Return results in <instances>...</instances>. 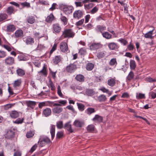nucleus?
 <instances>
[{"label": "nucleus", "instance_id": "nucleus-1", "mask_svg": "<svg viewBox=\"0 0 156 156\" xmlns=\"http://www.w3.org/2000/svg\"><path fill=\"white\" fill-rule=\"evenodd\" d=\"M16 131V129L13 127H11L8 129H7L6 133L5 134V138L9 139L14 138L15 137Z\"/></svg>", "mask_w": 156, "mask_h": 156}, {"label": "nucleus", "instance_id": "nucleus-2", "mask_svg": "<svg viewBox=\"0 0 156 156\" xmlns=\"http://www.w3.org/2000/svg\"><path fill=\"white\" fill-rule=\"evenodd\" d=\"M75 35V33L73 30L71 29H66L62 32V36L64 38H73Z\"/></svg>", "mask_w": 156, "mask_h": 156}, {"label": "nucleus", "instance_id": "nucleus-3", "mask_svg": "<svg viewBox=\"0 0 156 156\" xmlns=\"http://www.w3.org/2000/svg\"><path fill=\"white\" fill-rule=\"evenodd\" d=\"M84 13V11L82 10H76L74 11L73 13V18L79 20L83 16Z\"/></svg>", "mask_w": 156, "mask_h": 156}, {"label": "nucleus", "instance_id": "nucleus-4", "mask_svg": "<svg viewBox=\"0 0 156 156\" xmlns=\"http://www.w3.org/2000/svg\"><path fill=\"white\" fill-rule=\"evenodd\" d=\"M89 2H98V0H83L82 2H75V4L76 7H81L83 6V3H86Z\"/></svg>", "mask_w": 156, "mask_h": 156}, {"label": "nucleus", "instance_id": "nucleus-5", "mask_svg": "<svg viewBox=\"0 0 156 156\" xmlns=\"http://www.w3.org/2000/svg\"><path fill=\"white\" fill-rule=\"evenodd\" d=\"M52 27V30L54 33L59 34L61 31L62 28L59 24L54 23L53 24Z\"/></svg>", "mask_w": 156, "mask_h": 156}, {"label": "nucleus", "instance_id": "nucleus-6", "mask_svg": "<svg viewBox=\"0 0 156 156\" xmlns=\"http://www.w3.org/2000/svg\"><path fill=\"white\" fill-rule=\"evenodd\" d=\"M63 11L66 14H70L73 12L74 8L71 5H65L63 8Z\"/></svg>", "mask_w": 156, "mask_h": 156}, {"label": "nucleus", "instance_id": "nucleus-7", "mask_svg": "<svg viewBox=\"0 0 156 156\" xmlns=\"http://www.w3.org/2000/svg\"><path fill=\"white\" fill-rule=\"evenodd\" d=\"M102 46V45L100 43H94L90 45L89 48L91 50L94 51L101 48Z\"/></svg>", "mask_w": 156, "mask_h": 156}, {"label": "nucleus", "instance_id": "nucleus-8", "mask_svg": "<svg viewBox=\"0 0 156 156\" xmlns=\"http://www.w3.org/2000/svg\"><path fill=\"white\" fill-rule=\"evenodd\" d=\"M77 68L76 65L74 63L70 64L66 68L67 72L72 73Z\"/></svg>", "mask_w": 156, "mask_h": 156}, {"label": "nucleus", "instance_id": "nucleus-9", "mask_svg": "<svg viewBox=\"0 0 156 156\" xmlns=\"http://www.w3.org/2000/svg\"><path fill=\"white\" fill-rule=\"evenodd\" d=\"M5 62L6 65L11 66L15 63V59L12 57L8 56L5 59Z\"/></svg>", "mask_w": 156, "mask_h": 156}, {"label": "nucleus", "instance_id": "nucleus-10", "mask_svg": "<svg viewBox=\"0 0 156 156\" xmlns=\"http://www.w3.org/2000/svg\"><path fill=\"white\" fill-rule=\"evenodd\" d=\"M60 48L61 51L63 52H66L68 50V47L67 43L65 42L61 43Z\"/></svg>", "mask_w": 156, "mask_h": 156}, {"label": "nucleus", "instance_id": "nucleus-11", "mask_svg": "<svg viewBox=\"0 0 156 156\" xmlns=\"http://www.w3.org/2000/svg\"><path fill=\"white\" fill-rule=\"evenodd\" d=\"M84 124V122L83 121H81L78 119L75 120L73 122V125L76 127L81 128Z\"/></svg>", "mask_w": 156, "mask_h": 156}, {"label": "nucleus", "instance_id": "nucleus-12", "mask_svg": "<svg viewBox=\"0 0 156 156\" xmlns=\"http://www.w3.org/2000/svg\"><path fill=\"white\" fill-rule=\"evenodd\" d=\"M24 41L26 44L27 45H31L34 42V38L30 36L26 37Z\"/></svg>", "mask_w": 156, "mask_h": 156}, {"label": "nucleus", "instance_id": "nucleus-13", "mask_svg": "<svg viewBox=\"0 0 156 156\" xmlns=\"http://www.w3.org/2000/svg\"><path fill=\"white\" fill-rule=\"evenodd\" d=\"M108 46L109 49L111 50L117 49L119 47L117 44L113 42L108 43Z\"/></svg>", "mask_w": 156, "mask_h": 156}, {"label": "nucleus", "instance_id": "nucleus-14", "mask_svg": "<svg viewBox=\"0 0 156 156\" xmlns=\"http://www.w3.org/2000/svg\"><path fill=\"white\" fill-rule=\"evenodd\" d=\"M70 122H68L66 123L64 126V128L67 129V130L70 133H73L74 132V131L72 129L71 125L70 124Z\"/></svg>", "mask_w": 156, "mask_h": 156}, {"label": "nucleus", "instance_id": "nucleus-15", "mask_svg": "<svg viewBox=\"0 0 156 156\" xmlns=\"http://www.w3.org/2000/svg\"><path fill=\"white\" fill-rule=\"evenodd\" d=\"M6 12L9 15L14 14L15 12L14 8L12 6H9L6 9Z\"/></svg>", "mask_w": 156, "mask_h": 156}, {"label": "nucleus", "instance_id": "nucleus-16", "mask_svg": "<svg viewBox=\"0 0 156 156\" xmlns=\"http://www.w3.org/2000/svg\"><path fill=\"white\" fill-rule=\"evenodd\" d=\"M16 29L15 26L12 24L8 25L6 27V30L8 32H13Z\"/></svg>", "mask_w": 156, "mask_h": 156}, {"label": "nucleus", "instance_id": "nucleus-17", "mask_svg": "<svg viewBox=\"0 0 156 156\" xmlns=\"http://www.w3.org/2000/svg\"><path fill=\"white\" fill-rule=\"evenodd\" d=\"M17 75L20 76H23L25 74V72L23 69L18 68L16 70Z\"/></svg>", "mask_w": 156, "mask_h": 156}, {"label": "nucleus", "instance_id": "nucleus-18", "mask_svg": "<svg viewBox=\"0 0 156 156\" xmlns=\"http://www.w3.org/2000/svg\"><path fill=\"white\" fill-rule=\"evenodd\" d=\"M10 115L12 118L16 119L19 117V113L17 111L13 110L11 112Z\"/></svg>", "mask_w": 156, "mask_h": 156}, {"label": "nucleus", "instance_id": "nucleus-19", "mask_svg": "<svg viewBox=\"0 0 156 156\" xmlns=\"http://www.w3.org/2000/svg\"><path fill=\"white\" fill-rule=\"evenodd\" d=\"M55 126L54 125H51V128H50V132L51 135L52 140H53L55 137Z\"/></svg>", "mask_w": 156, "mask_h": 156}, {"label": "nucleus", "instance_id": "nucleus-20", "mask_svg": "<svg viewBox=\"0 0 156 156\" xmlns=\"http://www.w3.org/2000/svg\"><path fill=\"white\" fill-rule=\"evenodd\" d=\"M105 51H99L97 53V57L99 59L105 57Z\"/></svg>", "mask_w": 156, "mask_h": 156}, {"label": "nucleus", "instance_id": "nucleus-21", "mask_svg": "<svg viewBox=\"0 0 156 156\" xmlns=\"http://www.w3.org/2000/svg\"><path fill=\"white\" fill-rule=\"evenodd\" d=\"M54 16L52 13H51L48 16L46 19V21L48 23H51L54 20Z\"/></svg>", "mask_w": 156, "mask_h": 156}, {"label": "nucleus", "instance_id": "nucleus-22", "mask_svg": "<svg viewBox=\"0 0 156 156\" xmlns=\"http://www.w3.org/2000/svg\"><path fill=\"white\" fill-rule=\"evenodd\" d=\"M106 29V27L105 26L102 25H98L96 27V30L98 32L100 31L102 34L103 32L102 31L105 30Z\"/></svg>", "mask_w": 156, "mask_h": 156}, {"label": "nucleus", "instance_id": "nucleus-23", "mask_svg": "<svg viewBox=\"0 0 156 156\" xmlns=\"http://www.w3.org/2000/svg\"><path fill=\"white\" fill-rule=\"evenodd\" d=\"M154 29L151 30L148 32L147 33L145 34L144 35L145 37L147 38L152 39L153 38L152 37L153 32L154 30Z\"/></svg>", "mask_w": 156, "mask_h": 156}, {"label": "nucleus", "instance_id": "nucleus-24", "mask_svg": "<svg viewBox=\"0 0 156 156\" xmlns=\"http://www.w3.org/2000/svg\"><path fill=\"white\" fill-rule=\"evenodd\" d=\"M27 21L28 23L30 24H32L35 22V20L33 16H30L27 17Z\"/></svg>", "mask_w": 156, "mask_h": 156}, {"label": "nucleus", "instance_id": "nucleus-25", "mask_svg": "<svg viewBox=\"0 0 156 156\" xmlns=\"http://www.w3.org/2000/svg\"><path fill=\"white\" fill-rule=\"evenodd\" d=\"M102 36L107 39H110L112 38V35L108 32H104L102 33Z\"/></svg>", "mask_w": 156, "mask_h": 156}, {"label": "nucleus", "instance_id": "nucleus-26", "mask_svg": "<svg viewBox=\"0 0 156 156\" xmlns=\"http://www.w3.org/2000/svg\"><path fill=\"white\" fill-rule=\"evenodd\" d=\"M18 58L19 61H26L28 60L27 57L23 54L18 55Z\"/></svg>", "mask_w": 156, "mask_h": 156}, {"label": "nucleus", "instance_id": "nucleus-27", "mask_svg": "<svg viewBox=\"0 0 156 156\" xmlns=\"http://www.w3.org/2000/svg\"><path fill=\"white\" fill-rule=\"evenodd\" d=\"M8 17V16L6 13H0V22H3Z\"/></svg>", "mask_w": 156, "mask_h": 156}, {"label": "nucleus", "instance_id": "nucleus-28", "mask_svg": "<svg viewBox=\"0 0 156 156\" xmlns=\"http://www.w3.org/2000/svg\"><path fill=\"white\" fill-rule=\"evenodd\" d=\"M93 120L94 121L96 120L99 122L101 123L103 122V118L101 116H100L98 115H96L93 118Z\"/></svg>", "mask_w": 156, "mask_h": 156}, {"label": "nucleus", "instance_id": "nucleus-29", "mask_svg": "<svg viewBox=\"0 0 156 156\" xmlns=\"http://www.w3.org/2000/svg\"><path fill=\"white\" fill-rule=\"evenodd\" d=\"M87 131L89 133H92L95 130V127L93 124L88 125L87 127Z\"/></svg>", "mask_w": 156, "mask_h": 156}, {"label": "nucleus", "instance_id": "nucleus-30", "mask_svg": "<svg viewBox=\"0 0 156 156\" xmlns=\"http://www.w3.org/2000/svg\"><path fill=\"white\" fill-rule=\"evenodd\" d=\"M75 79L78 81L82 82L84 81V77L82 74H78L76 76Z\"/></svg>", "mask_w": 156, "mask_h": 156}, {"label": "nucleus", "instance_id": "nucleus-31", "mask_svg": "<svg viewBox=\"0 0 156 156\" xmlns=\"http://www.w3.org/2000/svg\"><path fill=\"white\" fill-rule=\"evenodd\" d=\"M23 32L21 30H16L15 33V35L16 37H19L23 36Z\"/></svg>", "mask_w": 156, "mask_h": 156}, {"label": "nucleus", "instance_id": "nucleus-32", "mask_svg": "<svg viewBox=\"0 0 156 156\" xmlns=\"http://www.w3.org/2000/svg\"><path fill=\"white\" fill-rule=\"evenodd\" d=\"M43 113L45 116L47 117L51 114V111L50 108H46L44 110Z\"/></svg>", "mask_w": 156, "mask_h": 156}, {"label": "nucleus", "instance_id": "nucleus-33", "mask_svg": "<svg viewBox=\"0 0 156 156\" xmlns=\"http://www.w3.org/2000/svg\"><path fill=\"white\" fill-rule=\"evenodd\" d=\"M129 66L132 70H134L136 66L135 62L133 60H131L129 62Z\"/></svg>", "mask_w": 156, "mask_h": 156}, {"label": "nucleus", "instance_id": "nucleus-34", "mask_svg": "<svg viewBox=\"0 0 156 156\" xmlns=\"http://www.w3.org/2000/svg\"><path fill=\"white\" fill-rule=\"evenodd\" d=\"M59 103H55L53 104L54 106H61L62 105L64 106L67 103V101L66 100H61L59 101H58Z\"/></svg>", "mask_w": 156, "mask_h": 156}, {"label": "nucleus", "instance_id": "nucleus-35", "mask_svg": "<svg viewBox=\"0 0 156 156\" xmlns=\"http://www.w3.org/2000/svg\"><path fill=\"white\" fill-rule=\"evenodd\" d=\"M134 76V73L132 71H130L126 77V80L129 81L131 80Z\"/></svg>", "mask_w": 156, "mask_h": 156}, {"label": "nucleus", "instance_id": "nucleus-36", "mask_svg": "<svg viewBox=\"0 0 156 156\" xmlns=\"http://www.w3.org/2000/svg\"><path fill=\"white\" fill-rule=\"evenodd\" d=\"M115 80L114 78H111L108 80V84L110 86L113 87L115 85Z\"/></svg>", "mask_w": 156, "mask_h": 156}, {"label": "nucleus", "instance_id": "nucleus-37", "mask_svg": "<svg viewBox=\"0 0 156 156\" xmlns=\"http://www.w3.org/2000/svg\"><path fill=\"white\" fill-rule=\"evenodd\" d=\"M53 62L55 64H57L61 61V57L60 56H56L55 58L53 59Z\"/></svg>", "mask_w": 156, "mask_h": 156}, {"label": "nucleus", "instance_id": "nucleus-38", "mask_svg": "<svg viewBox=\"0 0 156 156\" xmlns=\"http://www.w3.org/2000/svg\"><path fill=\"white\" fill-rule=\"evenodd\" d=\"M94 4L93 3H89L87 4H84V9L86 10H88L92 8L94 6Z\"/></svg>", "mask_w": 156, "mask_h": 156}, {"label": "nucleus", "instance_id": "nucleus-39", "mask_svg": "<svg viewBox=\"0 0 156 156\" xmlns=\"http://www.w3.org/2000/svg\"><path fill=\"white\" fill-rule=\"evenodd\" d=\"M94 67V65L92 63H89L87 64L86 69L87 70L90 71L92 70Z\"/></svg>", "mask_w": 156, "mask_h": 156}, {"label": "nucleus", "instance_id": "nucleus-40", "mask_svg": "<svg viewBox=\"0 0 156 156\" xmlns=\"http://www.w3.org/2000/svg\"><path fill=\"white\" fill-rule=\"evenodd\" d=\"M64 136V133L62 131L58 132L56 135V139H60L62 138Z\"/></svg>", "mask_w": 156, "mask_h": 156}, {"label": "nucleus", "instance_id": "nucleus-41", "mask_svg": "<svg viewBox=\"0 0 156 156\" xmlns=\"http://www.w3.org/2000/svg\"><path fill=\"white\" fill-rule=\"evenodd\" d=\"M109 64L112 66H116L117 64L116 59L115 58L112 59L109 62Z\"/></svg>", "mask_w": 156, "mask_h": 156}, {"label": "nucleus", "instance_id": "nucleus-42", "mask_svg": "<svg viewBox=\"0 0 156 156\" xmlns=\"http://www.w3.org/2000/svg\"><path fill=\"white\" fill-rule=\"evenodd\" d=\"M62 108H53V112L55 113L58 114L62 112Z\"/></svg>", "mask_w": 156, "mask_h": 156}, {"label": "nucleus", "instance_id": "nucleus-43", "mask_svg": "<svg viewBox=\"0 0 156 156\" xmlns=\"http://www.w3.org/2000/svg\"><path fill=\"white\" fill-rule=\"evenodd\" d=\"M106 99V96L103 94H102L98 98V101L100 102H103L105 101Z\"/></svg>", "mask_w": 156, "mask_h": 156}, {"label": "nucleus", "instance_id": "nucleus-44", "mask_svg": "<svg viewBox=\"0 0 156 156\" xmlns=\"http://www.w3.org/2000/svg\"><path fill=\"white\" fill-rule=\"evenodd\" d=\"M21 81L20 80L18 79L15 81L13 83V85L14 87L19 86L21 84Z\"/></svg>", "mask_w": 156, "mask_h": 156}, {"label": "nucleus", "instance_id": "nucleus-45", "mask_svg": "<svg viewBox=\"0 0 156 156\" xmlns=\"http://www.w3.org/2000/svg\"><path fill=\"white\" fill-rule=\"evenodd\" d=\"M86 93L88 96H91L94 94V92L92 90L87 89L86 90Z\"/></svg>", "mask_w": 156, "mask_h": 156}, {"label": "nucleus", "instance_id": "nucleus-46", "mask_svg": "<svg viewBox=\"0 0 156 156\" xmlns=\"http://www.w3.org/2000/svg\"><path fill=\"white\" fill-rule=\"evenodd\" d=\"M87 51L86 49L84 48H81L79 51V53L81 55H84L86 54Z\"/></svg>", "mask_w": 156, "mask_h": 156}, {"label": "nucleus", "instance_id": "nucleus-47", "mask_svg": "<svg viewBox=\"0 0 156 156\" xmlns=\"http://www.w3.org/2000/svg\"><path fill=\"white\" fill-rule=\"evenodd\" d=\"M99 9L98 8L97 6L94 7L90 11V13L91 14L96 13Z\"/></svg>", "mask_w": 156, "mask_h": 156}, {"label": "nucleus", "instance_id": "nucleus-48", "mask_svg": "<svg viewBox=\"0 0 156 156\" xmlns=\"http://www.w3.org/2000/svg\"><path fill=\"white\" fill-rule=\"evenodd\" d=\"M34 134V133L32 131H30L27 132L26 134L27 138H29L32 137Z\"/></svg>", "mask_w": 156, "mask_h": 156}, {"label": "nucleus", "instance_id": "nucleus-49", "mask_svg": "<svg viewBox=\"0 0 156 156\" xmlns=\"http://www.w3.org/2000/svg\"><path fill=\"white\" fill-rule=\"evenodd\" d=\"M134 48V46L133 44L130 42L129 44L127 46V49L129 51H133Z\"/></svg>", "mask_w": 156, "mask_h": 156}, {"label": "nucleus", "instance_id": "nucleus-50", "mask_svg": "<svg viewBox=\"0 0 156 156\" xmlns=\"http://www.w3.org/2000/svg\"><path fill=\"white\" fill-rule=\"evenodd\" d=\"M28 107H31V106H34L36 104V102L33 101H29L27 103Z\"/></svg>", "mask_w": 156, "mask_h": 156}, {"label": "nucleus", "instance_id": "nucleus-51", "mask_svg": "<svg viewBox=\"0 0 156 156\" xmlns=\"http://www.w3.org/2000/svg\"><path fill=\"white\" fill-rule=\"evenodd\" d=\"M118 41L123 44L124 46L126 45L128 43V41L122 38L119 39Z\"/></svg>", "mask_w": 156, "mask_h": 156}, {"label": "nucleus", "instance_id": "nucleus-52", "mask_svg": "<svg viewBox=\"0 0 156 156\" xmlns=\"http://www.w3.org/2000/svg\"><path fill=\"white\" fill-rule=\"evenodd\" d=\"M56 126L59 129H61L63 128V122L62 121H59L57 122Z\"/></svg>", "mask_w": 156, "mask_h": 156}, {"label": "nucleus", "instance_id": "nucleus-53", "mask_svg": "<svg viewBox=\"0 0 156 156\" xmlns=\"http://www.w3.org/2000/svg\"><path fill=\"white\" fill-rule=\"evenodd\" d=\"M136 97L138 99L144 98H145V95L141 93H137Z\"/></svg>", "mask_w": 156, "mask_h": 156}, {"label": "nucleus", "instance_id": "nucleus-54", "mask_svg": "<svg viewBox=\"0 0 156 156\" xmlns=\"http://www.w3.org/2000/svg\"><path fill=\"white\" fill-rule=\"evenodd\" d=\"M49 86L50 87L51 89L52 90H55V87L52 82L50 80L49 81Z\"/></svg>", "mask_w": 156, "mask_h": 156}, {"label": "nucleus", "instance_id": "nucleus-55", "mask_svg": "<svg viewBox=\"0 0 156 156\" xmlns=\"http://www.w3.org/2000/svg\"><path fill=\"white\" fill-rule=\"evenodd\" d=\"M20 4L23 7H27V8H29L30 7V3L27 2L21 3Z\"/></svg>", "mask_w": 156, "mask_h": 156}, {"label": "nucleus", "instance_id": "nucleus-56", "mask_svg": "<svg viewBox=\"0 0 156 156\" xmlns=\"http://www.w3.org/2000/svg\"><path fill=\"white\" fill-rule=\"evenodd\" d=\"M23 119L18 118L17 119L13 122L17 124H21L23 122Z\"/></svg>", "mask_w": 156, "mask_h": 156}, {"label": "nucleus", "instance_id": "nucleus-57", "mask_svg": "<svg viewBox=\"0 0 156 156\" xmlns=\"http://www.w3.org/2000/svg\"><path fill=\"white\" fill-rule=\"evenodd\" d=\"M87 113L90 115L95 112L94 109L93 108H88L87 109Z\"/></svg>", "mask_w": 156, "mask_h": 156}, {"label": "nucleus", "instance_id": "nucleus-58", "mask_svg": "<svg viewBox=\"0 0 156 156\" xmlns=\"http://www.w3.org/2000/svg\"><path fill=\"white\" fill-rule=\"evenodd\" d=\"M57 89V93L58 94L60 97H62L63 95L62 93L61 87L59 85L58 86Z\"/></svg>", "mask_w": 156, "mask_h": 156}, {"label": "nucleus", "instance_id": "nucleus-59", "mask_svg": "<svg viewBox=\"0 0 156 156\" xmlns=\"http://www.w3.org/2000/svg\"><path fill=\"white\" fill-rule=\"evenodd\" d=\"M37 147V144H35L31 148L29 152L31 153H32L36 149Z\"/></svg>", "mask_w": 156, "mask_h": 156}, {"label": "nucleus", "instance_id": "nucleus-60", "mask_svg": "<svg viewBox=\"0 0 156 156\" xmlns=\"http://www.w3.org/2000/svg\"><path fill=\"white\" fill-rule=\"evenodd\" d=\"M61 20L64 23L65 25H66L67 24V18L65 16H62L61 18Z\"/></svg>", "mask_w": 156, "mask_h": 156}, {"label": "nucleus", "instance_id": "nucleus-61", "mask_svg": "<svg viewBox=\"0 0 156 156\" xmlns=\"http://www.w3.org/2000/svg\"><path fill=\"white\" fill-rule=\"evenodd\" d=\"M48 104V103L47 102H40L39 103L38 106L39 107H41L43 106H47Z\"/></svg>", "mask_w": 156, "mask_h": 156}, {"label": "nucleus", "instance_id": "nucleus-62", "mask_svg": "<svg viewBox=\"0 0 156 156\" xmlns=\"http://www.w3.org/2000/svg\"><path fill=\"white\" fill-rule=\"evenodd\" d=\"M39 73H41L44 75L46 76L47 75V73L46 71V68L45 66L43 67V69L41 70Z\"/></svg>", "mask_w": 156, "mask_h": 156}, {"label": "nucleus", "instance_id": "nucleus-63", "mask_svg": "<svg viewBox=\"0 0 156 156\" xmlns=\"http://www.w3.org/2000/svg\"><path fill=\"white\" fill-rule=\"evenodd\" d=\"M84 22V19H82L77 22L76 23V25L77 26H80L82 25Z\"/></svg>", "mask_w": 156, "mask_h": 156}, {"label": "nucleus", "instance_id": "nucleus-64", "mask_svg": "<svg viewBox=\"0 0 156 156\" xmlns=\"http://www.w3.org/2000/svg\"><path fill=\"white\" fill-rule=\"evenodd\" d=\"M57 5L56 3H53L52 4L51 7L49 9V10L51 11H53L56 9V6Z\"/></svg>", "mask_w": 156, "mask_h": 156}]
</instances>
